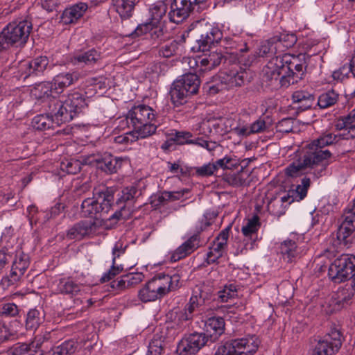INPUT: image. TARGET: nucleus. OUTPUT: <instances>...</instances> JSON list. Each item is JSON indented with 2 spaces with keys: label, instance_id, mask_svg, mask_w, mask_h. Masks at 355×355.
Masks as SVG:
<instances>
[{
  "label": "nucleus",
  "instance_id": "obj_42",
  "mask_svg": "<svg viewBox=\"0 0 355 355\" xmlns=\"http://www.w3.org/2000/svg\"><path fill=\"white\" fill-rule=\"evenodd\" d=\"M77 347L76 342L69 340L58 346L53 352V355H75Z\"/></svg>",
  "mask_w": 355,
  "mask_h": 355
},
{
  "label": "nucleus",
  "instance_id": "obj_10",
  "mask_svg": "<svg viewBox=\"0 0 355 355\" xmlns=\"http://www.w3.org/2000/svg\"><path fill=\"white\" fill-rule=\"evenodd\" d=\"M349 118L348 116L344 118L338 119L335 124V128L336 130H344L347 132L343 133H331L325 132L321 135L317 139L313 140L314 143L320 148L323 149L324 147L336 144L341 139H349L351 138V128L349 123H348Z\"/></svg>",
  "mask_w": 355,
  "mask_h": 355
},
{
  "label": "nucleus",
  "instance_id": "obj_15",
  "mask_svg": "<svg viewBox=\"0 0 355 355\" xmlns=\"http://www.w3.org/2000/svg\"><path fill=\"white\" fill-rule=\"evenodd\" d=\"M245 72L237 69L223 70L217 75L225 89L240 87L244 83Z\"/></svg>",
  "mask_w": 355,
  "mask_h": 355
},
{
  "label": "nucleus",
  "instance_id": "obj_53",
  "mask_svg": "<svg viewBox=\"0 0 355 355\" xmlns=\"http://www.w3.org/2000/svg\"><path fill=\"white\" fill-rule=\"evenodd\" d=\"M354 231V230L351 229L350 227L347 226L342 223L338 229L337 239L340 243H343L346 245L349 243V237Z\"/></svg>",
  "mask_w": 355,
  "mask_h": 355
},
{
  "label": "nucleus",
  "instance_id": "obj_28",
  "mask_svg": "<svg viewBox=\"0 0 355 355\" xmlns=\"http://www.w3.org/2000/svg\"><path fill=\"white\" fill-rule=\"evenodd\" d=\"M45 319V313L42 308H34L30 309L26 318V328L27 330H36Z\"/></svg>",
  "mask_w": 355,
  "mask_h": 355
},
{
  "label": "nucleus",
  "instance_id": "obj_22",
  "mask_svg": "<svg viewBox=\"0 0 355 355\" xmlns=\"http://www.w3.org/2000/svg\"><path fill=\"white\" fill-rule=\"evenodd\" d=\"M28 255L21 251L17 252L15 259L14 260L10 275L9 281L11 284L17 282L22 276L29 266Z\"/></svg>",
  "mask_w": 355,
  "mask_h": 355
},
{
  "label": "nucleus",
  "instance_id": "obj_49",
  "mask_svg": "<svg viewBox=\"0 0 355 355\" xmlns=\"http://www.w3.org/2000/svg\"><path fill=\"white\" fill-rule=\"evenodd\" d=\"M259 227V218L257 216H254L247 220L246 223L241 228V232L244 236L250 237L257 232Z\"/></svg>",
  "mask_w": 355,
  "mask_h": 355
},
{
  "label": "nucleus",
  "instance_id": "obj_11",
  "mask_svg": "<svg viewBox=\"0 0 355 355\" xmlns=\"http://www.w3.org/2000/svg\"><path fill=\"white\" fill-rule=\"evenodd\" d=\"M166 287L162 283L159 275H155L138 292L139 299L144 303L153 302L166 295Z\"/></svg>",
  "mask_w": 355,
  "mask_h": 355
},
{
  "label": "nucleus",
  "instance_id": "obj_24",
  "mask_svg": "<svg viewBox=\"0 0 355 355\" xmlns=\"http://www.w3.org/2000/svg\"><path fill=\"white\" fill-rule=\"evenodd\" d=\"M200 350V334L194 332L182 339L178 345L177 352L180 355L195 354Z\"/></svg>",
  "mask_w": 355,
  "mask_h": 355
},
{
  "label": "nucleus",
  "instance_id": "obj_43",
  "mask_svg": "<svg viewBox=\"0 0 355 355\" xmlns=\"http://www.w3.org/2000/svg\"><path fill=\"white\" fill-rule=\"evenodd\" d=\"M322 340H327L328 345L337 352L342 345L341 334L337 329H331Z\"/></svg>",
  "mask_w": 355,
  "mask_h": 355
},
{
  "label": "nucleus",
  "instance_id": "obj_40",
  "mask_svg": "<svg viewBox=\"0 0 355 355\" xmlns=\"http://www.w3.org/2000/svg\"><path fill=\"white\" fill-rule=\"evenodd\" d=\"M222 56L216 52H211L208 55H201V67H206V69H211L218 66L221 61Z\"/></svg>",
  "mask_w": 355,
  "mask_h": 355
},
{
  "label": "nucleus",
  "instance_id": "obj_21",
  "mask_svg": "<svg viewBox=\"0 0 355 355\" xmlns=\"http://www.w3.org/2000/svg\"><path fill=\"white\" fill-rule=\"evenodd\" d=\"M200 236L199 233L191 236L180 246H179L171 254V261L175 262L191 254L199 246Z\"/></svg>",
  "mask_w": 355,
  "mask_h": 355
},
{
  "label": "nucleus",
  "instance_id": "obj_50",
  "mask_svg": "<svg viewBox=\"0 0 355 355\" xmlns=\"http://www.w3.org/2000/svg\"><path fill=\"white\" fill-rule=\"evenodd\" d=\"M203 89L209 96H214L219 92L225 89V88L222 83L218 80V76H217L213 77L211 82L205 83Z\"/></svg>",
  "mask_w": 355,
  "mask_h": 355
},
{
  "label": "nucleus",
  "instance_id": "obj_5",
  "mask_svg": "<svg viewBox=\"0 0 355 355\" xmlns=\"http://www.w3.org/2000/svg\"><path fill=\"white\" fill-rule=\"evenodd\" d=\"M200 78L196 71L180 76L172 83L168 95L171 103L178 107L187 102V97L198 93Z\"/></svg>",
  "mask_w": 355,
  "mask_h": 355
},
{
  "label": "nucleus",
  "instance_id": "obj_14",
  "mask_svg": "<svg viewBox=\"0 0 355 355\" xmlns=\"http://www.w3.org/2000/svg\"><path fill=\"white\" fill-rule=\"evenodd\" d=\"M225 322L222 318L212 317L209 318L205 323L204 331L201 333L203 343L201 346L207 343L208 341H215L223 332Z\"/></svg>",
  "mask_w": 355,
  "mask_h": 355
},
{
  "label": "nucleus",
  "instance_id": "obj_25",
  "mask_svg": "<svg viewBox=\"0 0 355 355\" xmlns=\"http://www.w3.org/2000/svg\"><path fill=\"white\" fill-rule=\"evenodd\" d=\"M87 8V4L83 2H79L73 5L63 11L61 15V21L64 24L75 23L83 15Z\"/></svg>",
  "mask_w": 355,
  "mask_h": 355
},
{
  "label": "nucleus",
  "instance_id": "obj_44",
  "mask_svg": "<svg viewBox=\"0 0 355 355\" xmlns=\"http://www.w3.org/2000/svg\"><path fill=\"white\" fill-rule=\"evenodd\" d=\"M167 10L166 5L159 1L150 8L151 18L149 23H161V19L165 15Z\"/></svg>",
  "mask_w": 355,
  "mask_h": 355
},
{
  "label": "nucleus",
  "instance_id": "obj_57",
  "mask_svg": "<svg viewBox=\"0 0 355 355\" xmlns=\"http://www.w3.org/2000/svg\"><path fill=\"white\" fill-rule=\"evenodd\" d=\"M277 49L278 45L276 44L275 42L266 41L260 46L259 54L261 56H264L270 53H275Z\"/></svg>",
  "mask_w": 355,
  "mask_h": 355
},
{
  "label": "nucleus",
  "instance_id": "obj_35",
  "mask_svg": "<svg viewBox=\"0 0 355 355\" xmlns=\"http://www.w3.org/2000/svg\"><path fill=\"white\" fill-rule=\"evenodd\" d=\"M164 337L159 334L153 336L146 355H162L164 350Z\"/></svg>",
  "mask_w": 355,
  "mask_h": 355
},
{
  "label": "nucleus",
  "instance_id": "obj_63",
  "mask_svg": "<svg viewBox=\"0 0 355 355\" xmlns=\"http://www.w3.org/2000/svg\"><path fill=\"white\" fill-rule=\"evenodd\" d=\"M11 259L12 252L8 248H3L0 250V275Z\"/></svg>",
  "mask_w": 355,
  "mask_h": 355
},
{
  "label": "nucleus",
  "instance_id": "obj_29",
  "mask_svg": "<svg viewBox=\"0 0 355 355\" xmlns=\"http://www.w3.org/2000/svg\"><path fill=\"white\" fill-rule=\"evenodd\" d=\"M47 113L46 114H40L35 116L33 121V127L37 130H46L53 127V123H56L55 117L50 113L49 101H48Z\"/></svg>",
  "mask_w": 355,
  "mask_h": 355
},
{
  "label": "nucleus",
  "instance_id": "obj_4",
  "mask_svg": "<svg viewBox=\"0 0 355 355\" xmlns=\"http://www.w3.org/2000/svg\"><path fill=\"white\" fill-rule=\"evenodd\" d=\"M126 120L137 134V139H144L155 134L157 125L155 123V111L146 105L134 106L126 115Z\"/></svg>",
  "mask_w": 355,
  "mask_h": 355
},
{
  "label": "nucleus",
  "instance_id": "obj_1",
  "mask_svg": "<svg viewBox=\"0 0 355 355\" xmlns=\"http://www.w3.org/2000/svg\"><path fill=\"white\" fill-rule=\"evenodd\" d=\"M116 189L114 187H102L94 189V198L84 200L81 205V210L85 216L108 220L116 224L120 219H128L129 212L125 214V206L120 207L109 215L112 209L114 196Z\"/></svg>",
  "mask_w": 355,
  "mask_h": 355
},
{
  "label": "nucleus",
  "instance_id": "obj_47",
  "mask_svg": "<svg viewBox=\"0 0 355 355\" xmlns=\"http://www.w3.org/2000/svg\"><path fill=\"white\" fill-rule=\"evenodd\" d=\"M300 79V76H295L294 71H283L282 75L278 80V82L275 83V87L278 86L287 87L291 85L297 83Z\"/></svg>",
  "mask_w": 355,
  "mask_h": 355
},
{
  "label": "nucleus",
  "instance_id": "obj_16",
  "mask_svg": "<svg viewBox=\"0 0 355 355\" xmlns=\"http://www.w3.org/2000/svg\"><path fill=\"white\" fill-rule=\"evenodd\" d=\"M230 230V227H227L224 229L215 239L207 254V263L209 264L211 263H214L222 256L223 251L227 245Z\"/></svg>",
  "mask_w": 355,
  "mask_h": 355
},
{
  "label": "nucleus",
  "instance_id": "obj_41",
  "mask_svg": "<svg viewBox=\"0 0 355 355\" xmlns=\"http://www.w3.org/2000/svg\"><path fill=\"white\" fill-rule=\"evenodd\" d=\"M283 258L287 262H291L297 254V245L294 241H286L281 245Z\"/></svg>",
  "mask_w": 355,
  "mask_h": 355
},
{
  "label": "nucleus",
  "instance_id": "obj_19",
  "mask_svg": "<svg viewBox=\"0 0 355 355\" xmlns=\"http://www.w3.org/2000/svg\"><path fill=\"white\" fill-rule=\"evenodd\" d=\"M96 225L92 220H81L71 227L67 233L69 239L80 240L86 236L95 233Z\"/></svg>",
  "mask_w": 355,
  "mask_h": 355
},
{
  "label": "nucleus",
  "instance_id": "obj_3",
  "mask_svg": "<svg viewBox=\"0 0 355 355\" xmlns=\"http://www.w3.org/2000/svg\"><path fill=\"white\" fill-rule=\"evenodd\" d=\"M87 106V98L77 92L69 94L64 101L56 98L49 100V111L55 117L58 125L71 121Z\"/></svg>",
  "mask_w": 355,
  "mask_h": 355
},
{
  "label": "nucleus",
  "instance_id": "obj_45",
  "mask_svg": "<svg viewBox=\"0 0 355 355\" xmlns=\"http://www.w3.org/2000/svg\"><path fill=\"white\" fill-rule=\"evenodd\" d=\"M28 61L30 62L29 67L32 69L34 76L42 73L49 64V59L46 56H40Z\"/></svg>",
  "mask_w": 355,
  "mask_h": 355
},
{
  "label": "nucleus",
  "instance_id": "obj_52",
  "mask_svg": "<svg viewBox=\"0 0 355 355\" xmlns=\"http://www.w3.org/2000/svg\"><path fill=\"white\" fill-rule=\"evenodd\" d=\"M237 295V288L234 284L225 285L223 289L218 292V297L221 302H227L230 299Z\"/></svg>",
  "mask_w": 355,
  "mask_h": 355
},
{
  "label": "nucleus",
  "instance_id": "obj_58",
  "mask_svg": "<svg viewBox=\"0 0 355 355\" xmlns=\"http://www.w3.org/2000/svg\"><path fill=\"white\" fill-rule=\"evenodd\" d=\"M178 48V42L175 40H173L170 44H166L162 46L159 51V53L160 55L164 58H170L173 55Z\"/></svg>",
  "mask_w": 355,
  "mask_h": 355
},
{
  "label": "nucleus",
  "instance_id": "obj_12",
  "mask_svg": "<svg viewBox=\"0 0 355 355\" xmlns=\"http://www.w3.org/2000/svg\"><path fill=\"white\" fill-rule=\"evenodd\" d=\"M193 3L198 5L200 1L199 0H174L168 15L169 21L176 24L182 23L193 10Z\"/></svg>",
  "mask_w": 355,
  "mask_h": 355
},
{
  "label": "nucleus",
  "instance_id": "obj_56",
  "mask_svg": "<svg viewBox=\"0 0 355 355\" xmlns=\"http://www.w3.org/2000/svg\"><path fill=\"white\" fill-rule=\"evenodd\" d=\"M294 123L293 118H284L277 123L276 130L282 133H288L293 130Z\"/></svg>",
  "mask_w": 355,
  "mask_h": 355
},
{
  "label": "nucleus",
  "instance_id": "obj_55",
  "mask_svg": "<svg viewBox=\"0 0 355 355\" xmlns=\"http://www.w3.org/2000/svg\"><path fill=\"white\" fill-rule=\"evenodd\" d=\"M296 42L297 37L294 34H283L275 42L278 45V49H280L281 46L288 49L292 47Z\"/></svg>",
  "mask_w": 355,
  "mask_h": 355
},
{
  "label": "nucleus",
  "instance_id": "obj_32",
  "mask_svg": "<svg viewBox=\"0 0 355 355\" xmlns=\"http://www.w3.org/2000/svg\"><path fill=\"white\" fill-rule=\"evenodd\" d=\"M82 287L71 278H62L57 285V290L62 294L76 295L81 291Z\"/></svg>",
  "mask_w": 355,
  "mask_h": 355
},
{
  "label": "nucleus",
  "instance_id": "obj_18",
  "mask_svg": "<svg viewBox=\"0 0 355 355\" xmlns=\"http://www.w3.org/2000/svg\"><path fill=\"white\" fill-rule=\"evenodd\" d=\"M232 340L236 355H254L260 345V340L256 336H250Z\"/></svg>",
  "mask_w": 355,
  "mask_h": 355
},
{
  "label": "nucleus",
  "instance_id": "obj_60",
  "mask_svg": "<svg viewBox=\"0 0 355 355\" xmlns=\"http://www.w3.org/2000/svg\"><path fill=\"white\" fill-rule=\"evenodd\" d=\"M12 355H35V352L31 345L19 343L13 347Z\"/></svg>",
  "mask_w": 355,
  "mask_h": 355
},
{
  "label": "nucleus",
  "instance_id": "obj_38",
  "mask_svg": "<svg viewBox=\"0 0 355 355\" xmlns=\"http://www.w3.org/2000/svg\"><path fill=\"white\" fill-rule=\"evenodd\" d=\"M119 250L117 246H114L112 249L113 259L112 266L111 268L105 272L101 277L100 282L105 283L114 278L117 275L121 272L123 270L122 266H116V252Z\"/></svg>",
  "mask_w": 355,
  "mask_h": 355
},
{
  "label": "nucleus",
  "instance_id": "obj_48",
  "mask_svg": "<svg viewBox=\"0 0 355 355\" xmlns=\"http://www.w3.org/2000/svg\"><path fill=\"white\" fill-rule=\"evenodd\" d=\"M159 275L162 283L166 287V295L179 287L180 276L178 275H174L173 276L163 273Z\"/></svg>",
  "mask_w": 355,
  "mask_h": 355
},
{
  "label": "nucleus",
  "instance_id": "obj_23",
  "mask_svg": "<svg viewBox=\"0 0 355 355\" xmlns=\"http://www.w3.org/2000/svg\"><path fill=\"white\" fill-rule=\"evenodd\" d=\"M149 33L150 37L153 40H164V28L159 24L145 23L137 26L135 31L130 35L132 37H138Z\"/></svg>",
  "mask_w": 355,
  "mask_h": 355
},
{
  "label": "nucleus",
  "instance_id": "obj_13",
  "mask_svg": "<svg viewBox=\"0 0 355 355\" xmlns=\"http://www.w3.org/2000/svg\"><path fill=\"white\" fill-rule=\"evenodd\" d=\"M285 71L282 55H278L270 59L262 71L263 79L269 85L274 87L278 82L282 72Z\"/></svg>",
  "mask_w": 355,
  "mask_h": 355
},
{
  "label": "nucleus",
  "instance_id": "obj_30",
  "mask_svg": "<svg viewBox=\"0 0 355 355\" xmlns=\"http://www.w3.org/2000/svg\"><path fill=\"white\" fill-rule=\"evenodd\" d=\"M222 37L220 30L210 24H206L201 33V46L205 47L218 42Z\"/></svg>",
  "mask_w": 355,
  "mask_h": 355
},
{
  "label": "nucleus",
  "instance_id": "obj_36",
  "mask_svg": "<svg viewBox=\"0 0 355 355\" xmlns=\"http://www.w3.org/2000/svg\"><path fill=\"white\" fill-rule=\"evenodd\" d=\"M292 99L293 103L302 104L303 109H307L312 106L314 96L306 90H297L293 92Z\"/></svg>",
  "mask_w": 355,
  "mask_h": 355
},
{
  "label": "nucleus",
  "instance_id": "obj_37",
  "mask_svg": "<svg viewBox=\"0 0 355 355\" xmlns=\"http://www.w3.org/2000/svg\"><path fill=\"white\" fill-rule=\"evenodd\" d=\"M171 139L175 144L184 145V144H197L200 145V138L196 137L194 139H191V134L189 132L177 131L171 134Z\"/></svg>",
  "mask_w": 355,
  "mask_h": 355
},
{
  "label": "nucleus",
  "instance_id": "obj_20",
  "mask_svg": "<svg viewBox=\"0 0 355 355\" xmlns=\"http://www.w3.org/2000/svg\"><path fill=\"white\" fill-rule=\"evenodd\" d=\"M80 73L77 71L62 72L56 75L53 80L54 93L59 94L68 87L76 83L80 78Z\"/></svg>",
  "mask_w": 355,
  "mask_h": 355
},
{
  "label": "nucleus",
  "instance_id": "obj_62",
  "mask_svg": "<svg viewBox=\"0 0 355 355\" xmlns=\"http://www.w3.org/2000/svg\"><path fill=\"white\" fill-rule=\"evenodd\" d=\"M343 217L344 220L342 223L355 230V204L352 208L346 210Z\"/></svg>",
  "mask_w": 355,
  "mask_h": 355
},
{
  "label": "nucleus",
  "instance_id": "obj_2",
  "mask_svg": "<svg viewBox=\"0 0 355 355\" xmlns=\"http://www.w3.org/2000/svg\"><path fill=\"white\" fill-rule=\"evenodd\" d=\"M331 153L328 150L320 149L316 143L311 141L306 144L295 159L285 168V173L291 178H296L305 173L309 168L313 169L314 173H320L328 164L327 159Z\"/></svg>",
  "mask_w": 355,
  "mask_h": 355
},
{
  "label": "nucleus",
  "instance_id": "obj_6",
  "mask_svg": "<svg viewBox=\"0 0 355 355\" xmlns=\"http://www.w3.org/2000/svg\"><path fill=\"white\" fill-rule=\"evenodd\" d=\"M32 29V23L28 19L9 23L0 33V46L8 49L10 46H24Z\"/></svg>",
  "mask_w": 355,
  "mask_h": 355
},
{
  "label": "nucleus",
  "instance_id": "obj_39",
  "mask_svg": "<svg viewBox=\"0 0 355 355\" xmlns=\"http://www.w3.org/2000/svg\"><path fill=\"white\" fill-rule=\"evenodd\" d=\"M199 306L198 297L193 295L189 302L186 305L184 311H181L179 314V320L182 321H187L193 318V314L196 308Z\"/></svg>",
  "mask_w": 355,
  "mask_h": 355
},
{
  "label": "nucleus",
  "instance_id": "obj_51",
  "mask_svg": "<svg viewBox=\"0 0 355 355\" xmlns=\"http://www.w3.org/2000/svg\"><path fill=\"white\" fill-rule=\"evenodd\" d=\"M61 169L66 171L68 174H76L81 169L80 162L76 159H67L62 162Z\"/></svg>",
  "mask_w": 355,
  "mask_h": 355
},
{
  "label": "nucleus",
  "instance_id": "obj_61",
  "mask_svg": "<svg viewBox=\"0 0 355 355\" xmlns=\"http://www.w3.org/2000/svg\"><path fill=\"white\" fill-rule=\"evenodd\" d=\"M125 281L127 282L128 288L134 286L141 282L144 278V275L141 272L128 273L124 275Z\"/></svg>",
  "mask_w": 355,
  "mask_h": 355
},
{
  "label": "nucleus",
  "instance_id": "obj_46",
  "mask_svg": "<svg viewBox=\"0 0 355 355\" xmlns=\"http://www.w3.org/2000/svg\"><path fill=\"white\" fill-rule=\"evenodd\" d=\"M338 98V95L334 91H329L321 94L318 101L320 108L324 109L334 105Z\"/></svg>",
  "mask_w": 355,
  "mask_h": 355
},
{
  "label": "nucleus",
  "instance_id": "obj_64",
  "mask_svg": "<svg viewBox=\"0 0 355 355\" xmlns=\"http://www.w3.org/2000/svg\"><path fill=\"white\" fill-rule=\"evenodd\" d=\"M15 338V334H12L8 327L5 324H0V345Z\"/></svg>",
  "mask_w": 355,
  "mask_h": 355
},
{
  "label": "nucleus",
  "instance_id": "obj_9",
  "mask_svg": "<svg viewBox=\"0 0 355 355\" xmlns=\"http://www.w3.org/2000/svg\"><path fill=\"white\" fill-rule=\"evenodd\" d=\"M90 163H95L98 170L107 175L118 173L122 166L128 163L127 157L114 156L109 153H97L91 156Z\"/></svg>",
  "mask_w": 355,
  "mask_h": 355
},
{
  "label": "nucleus",
  "instance_id": "obj_33",
  "mask_svg": "<svg viewBox=\"0 0 355 355\" xmlns=\"http://www.w3.org/2000/svg\"><path fill=\"white\" fill-rule=\"evenodd\" d=\"M31 94L37 99L47 98H49V101L51 99L50 96L55 94L53 83L51 82H42L36 84L31 89Z\"/></svg>",
  "mask_w": 355,
  "mask_h": 355
},
{
  "label": "nucleus",
  "instance_id": "obj_8",
  "mask_svg": "<svg viewBox=\"0 0 355 355\" xmlns=\"http://www.w3.org/2000/svg\"><path fill=\"white\" fill-rule=\"evenodd\" d=\"M355 270V256L342 254L334 260L329 268V276L336 283L348 279Z\"/></svg>",
  "mask_w": 355,
  "mask_h": 355
},
{
  "label": "nucleus",
  "instance_id": "obj_31",
  "mask_svg": "<svg viewBox=\"0 0 355 355\" xmlns=\"http://www.w3.org/2000/svg\"><path fill=\"white\" fill-rule=\"evenodd\" d=\"M282 60L286 71H294V74L299 75L300 79H302L304 66L300 63L299 57L286 53L282 55Z\"/></svg>",
  "mask_w": 355,
  "mask_h": 355
},
{
  "label": "nucleus",
  "instance_id": "obj_59",
  "mask_svg": "<svg viewBox=\"0 0 355 355\" xmlns=\"http://www.w3.org/2000/svg\"><path fill=\"white\" fill-rule=\"evenodd\" d=\"M215 355H236L233 340H231L230 341L220 345L218 347Z\"/></svg>",
  "mask_w": 355,
  "mask_h": 355
},
{
  "label": "nucleus",
  "instance_id": "obj_7",
  "mask_svg": "<svg viewBox=\"0 0 355 355\" xmlns=\"http://www.w3.org/2000/svg\"><path fill=\"white\" fill-rule=\"evenodd\" d=\"M310 184L309 178H302L301 184H298L295 189L289 190L287 194L282 197L280 200L270 201L268 205V210L275 216H279L282 215L285 211L283 203L288 202L290 205L294 201L299 202L303 200L307 194Z\"/></svg>",
  "mask_w": 355,
  "mask_h": 355
},
{
  "label": "nucleus",
  "instance_id": "obj_27",
  "mask_svg": "<svg viewBox=\"0 0 355 355\" xmlns=\"http://www.w3.org/2000/svg\"><path fill=\"white\" fill-rule=\"evenodd\" d=\"M138 193V190L135 187H128L122 189L120 193L118 194V198L116 200V204H113L112 207H118L116 210H119L120 207L123 206H125V214L129 212L128 217L130 215V207H127V204L132 203L134 201L136 194Z\"/></svg>",
  "mask_w": 355,
  "mask_h": 355
},
{
  "label": "nucleus",
  "instance_id": "obj_34",
  "mask_svg": "<svg viewBox=\"0 0 355 355\" xmlns=\"http://www.w3.org/2000/svg\"><path fill=\"white\" fill-rule=\"evenodd\" d=\"M116 11L122 19H128L132 15L135 0H112Z\"/></svg>",
  "mask_w": 355,
  "mask_h": 355
},
{
  "label": "nucleus",
  "instance_id": "obj_17",
  "mask_svg": "<svg viewBox=\"0 0 355 355\" xmlns=\"http://www.w3.org/2000/svg\"><path fill=\"white\" fill-rule=\"evenodd\" d=\"M230 230V227H227L224 229L215 239L207 254V263L209 264L211 263H214L222 256L223 251L227 245Z\"/></svg>",
  "mask_w": 355,
  "mask_h": 355
},
{
  "label": "nucleus",
  "instance_id": "obj_54",
  "mask_svg": "<svg viewBox=\"0 0 355 355\" xmlns=\"http://www.w3.org/2000/svg\"><path fill=\"white\" fill-rule=\"evenodd\" d=\"M336 351L328 345L327 340H319L312 355H332Z\"/></svg>",
  "mask_w": 355,
  "mask_h": 355
},
{
  "label": "nucleus",
  "instance_id": "obj_26",
  "mask_svg": "<svg viewBox=\"0 0 355 355\" xmlns=\"http://www.w3.org/2000/svg\"><path fill=\"white\" fill-rule=\"evenodd\" d=\"M102 58L101 52L95 49L81 52L71 58V62L74 64H84L87 66H94Z\"/></svg>",
  "mask_w": 355,
  "mask_h": 355
}]
</instances>
